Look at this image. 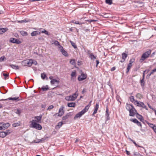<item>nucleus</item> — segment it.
I'll list each match as a JSON object with an SVG mask.
<instances>
[{
	"mask_svg": "<svg viewBox=\"0 0 156 156\" xmlns=\"http://www.w3.org/2000/svg\"><path fill=\"white\" fill-rule=\"evenodd\" d=\"M134 60H135L134 59H130V61H129V63H130L131 64H132V63H133L134 62Z\"/></svg>",
	"mask_w": 156,
	"mask_h": 156,
	"instance_id": "55",
	"label": "nucleus"
},
{
	"mask_svg": "<svg viewBox=\"0 0 156 156\" xmlns=\"http://www.w3.org/2000/svg\"><path fill=\"white\" fill-rule=\"evenodd\" d=\"M145 72H146V71H144L143 73V79H144Z\"/></svg>",
	"mask_w": 156,
	"mask_h": 156,
	"instance_id": "59",
	"label": "nucleus"
},
{
	"mask_svg": "<svg viewBox=\"0 0 156 156\" xmlns=\"http://www.w3.org/2000/svg\"><path fill=\"white\" fill-rule=\"evenodd\" d=\"M3 75L5 76L4 79L6 80L9 78V74L7 73H3Z\"/></svg>",
	"mask_w": 156,
	"mask_h": 156,
	"instance_id": "34",
	"label": "nucleus"
},
{
	"mask_svg": "<svg viewBox=\"0 0 156 156\" xmlns=\"http://www.w3.org/2000/svg\"><path fill=\"white\" fill-rule=\"evenodd\" d=\"M78 95V93H77V91H76L72 95L66 97L65 98V99L68 101H73L76 98Z\"/></svg>",
	"mask_w": 156,
	"mask_h": 156,
	"instance_id": "4",
	"label": "nucleus"
},
{
	"mask_svg": "<svg viewBox=\"0 0 156 156\" xmlns=\"http://www.w3.org/2000/svg\"><path fill=\"white\" fill-rule=\"evenodd\" d=\"M41 32L42 33H44L48 35V32L45 30H44L43 31H42Z\"/></svg>",
	"mask_w": 156,
	"mask_h": 156,
	"instance_id": "51",
	"label": "nucleus"
},
{
	"mask_svg": "<svg viewBox=\"0 0 156 156\" xmlns=\"http://www.w3.org/2000/svg\"><path fill=\"white\" fill-rule=\"evenodd\" d=\"M144 79L143 78L140 80V84L142 86H144L145 83Z\"/></svg>",
	"mask_w": 156,
	"mask_h": 156,
	"instance_id": "39",
	"label": "nucleus"
},
{
	"mask_svg": "<svg viewBox=\"0 0 156 156\" xmlns=\"http://www.w3.org/2000/svg\"><path fill=\"white\" fill-rule=\"evenodd\" d=\"M6 136V134L5 132H2L0 133V137L3 138Z\"/></svg>",
	"mask_w": 156,
	"mask_h": 156,
	"instance_id": "22",
	"label": "nucleus"
},
{
	"mask_svg": "<svg viewBox=\"0 0 156 156\" xmlns=\"http://www.w3.org/2000/svg\"><path fill=\"white\" fill-rule=\"evenodd\" d=\"M130 140H131L133 143L135 145L136 147H142V148H143V149H144V147H142V146H140L138 145H137L134 140H132L131 139H130Z\"/></svg>",
	"mask_w": 156,
	"mask_h": 156,
	"instance_id": "31",
	"label": "nucleus"
},
{
	"mask_svg": "<svg viewBox=\"0 0 156 156\" xmlns=\"http://www.w3.org/2000/svg\"><path fill=\"white\" fill-rule=\"evenodd\" d=\"M41 77L43 79H44L46 77L47 80L48 79V78L47 77L46 75L44 73H42L41 74Z\"/></svg>",
	"mask_w": 156,
	"mask_h": 156,
	"instance_id": "29",
	"label": "nucleus"
},
{
	"mask_svg": "<svg viewBox=\"0 0 156 156\" xmlns=\"http://www.w3.org/2000/svg\"><path fill=\"white\" fill-rule=\"evenodd\" d=\"M89 57L91 59H94L96 58V56H94L93 54H92L91 53H90L89 54Z\"/></svg>",
	"mask_w": 156,
	"mask_h": 156,
	"instance_id": "36",
	"label": "nucleus"
},
{
	"mask_svg": "<svg viewBox=\"0 0 156 156\" xmlns=\"http://www.w3.org/2000/svg\"><path fill=\"white\" fill-rule=\"evenodd\" d=\"M137 125L138 126H141V124L140 122L139 121H138V122L136 123Z\"/></svg>",
	"mask_w": 156,
	"mask_h": 156,
	"instance_id": "57",
	"label": "nucleus"
},
{
	"mask_svg": "<svg viewBox=\"0 0 156 156\" xmlns=\"http://www.w3.org/2000/svg\"><path fill=\"white\" fill-rule=\"evenodd\" d=\"M148 105L150 108L154 110V108H152V107L149 105V104H148Z\"/></svg>",
	"mask_w": 156,
	"mask_h": 156,
	"instance_id": "61",
	"label": "nucleus"
},
{
	"mask_svg": "<svg viewBox=\"0 0 156 156\" xmlns=\"http://www.w3.org/2000/svg\"><path fill=\"white\" fill-rule=\"evenodd\" d=\"M12 100L14 101H19L20 99H19V97H14V98H8L6 99H1L0 101H5L7 100Z\"/></svg>",
	"mask_w": 156,
	"mask_h": 156,
	"instance_id": "9",
	"label": "nucleus"
},
{
	"mask_svg": "<svg viewBox=\"0 0 156 156\" xmlns=\"http://www.w3.org/2000/svg\"><path fill=\"white\" fill-rule=\"evenodd\" d=\"M105 116L107 120H108L110 119V117H109V114L108 113V107L106 108Z\"/></svg>",
	"mask_w": 156,
	"mask_h": 156,
	"instance_id": "17",
	"label": "nucleus"
},
{
	"mask_svg": "<svg viewBox=\"0 0 156 156\" xmlns=\"http://www.w3.org/2000/svg\"><path fill=\"white\" fill-rule=\"evenodd\" d=\"M132 66V64H131L130 63H129L128 64V67L127 68V71H126V73H128L129 69L131 68V67Z\"/></svg>",
	"mask_w": 156,
	"mask_h": 156,
	"instance_id": "27",
	"label": "nucleus"
},
{
	"mask_svg": "<svg viewBox=\"0 0 156 156\" xmlns=\"http://www.w3.org/2000/svg\"><path fill=\"white\" fill-rule=\"evenodd\" d=\"M115 69V67H113L111 69V71H113Z\"/></svg>",
	"mask_w": 156,
	"mask_h": 156,
	"instance_id": "60",
	"label": "nucleus"
},
{
	"mask_svg": "<svg viewBox=\"0 0 156 156\" xmlns=\"http://www.w3.org/2000/svg\"><path fill=\"white\" fill-rule=\"evenodd\" d=\"M131 121H132L133 122L136 123L138 122V120L136 119H133L131 120Z\"/></svg>",
	"mask_w": 156,
	"mask_h": 156,
	"instance_id": "48",
	"label": "nucleus"
},
{
	"mask_svg": "<svg viewBox=\"0 0 156 156\" xmlns=\"http://www.w3.org/2000/svg\"><path fill=\"white\" fill-rule=\"evenodd\" d=\"M126 153L128 155H129V154H130V153H129V152L127 151H126Z\"/></svg>",
	"mask_w": 156,
	"mask_h": 156,
	"instance_id": "64",
	"label": "nucleus"
},
{
	"mask_svg": "<svg viewBox=\"0 0 156 156\" xmlns=\"http://www.w3.org/2000/svg\"><path fill=\"white\" fill-rule=\"evenodd\" d=\"M105 2L109 5H111L112 3V0H105Z\"/></svg>",
	"mask_w": 156,
	"mask_h": 156,
	"instance_id": "37",
	"label": "nucleus"
},
{
	"mask_svg": "<svg viewBox=\"0 0 156 156\" xmlns=\"http://www.w3.org/2000/svg\"><path fill=\"white\" fill-rule=\"evenodd\" d=\"M40 142V141H36L35 140H34L33 141L32 143H38Z\"/></svg>",
	"mask_w": 156,
	"mask_h": 156,
	"instance_id": "62",
	"label": "nucleus"
},
{
	"mask_svg": "<svg viewBox=\"0 0 156 156\" xmlns=\"http://www.w3.org/2000/svg\"><path fill=\"white\" fill-rule=\"evenodd\" d=\"M54 44L55 45L58 46V48L59 49L60 48V47H62L59 44V43L58 41H55L54 42Z\"/></svg>",
	"mask_w": 156,
	"mask_h": 156,
	"instance_id": "26",
	"label": "nucleus"
},
{
	"mask_svg": "<svg viewBox=\"0 0 156 156\" xmlns=\"http://www.w3.org/2000/svg\"><path fill=\"white\" fill-rule=\"evenodd\" d=\"M136 97L139 99H141V98H142V96L140 94H137L136 95Z\"/></svg>",
	"mask_w": 156,
	"mask_h": 156,
	"instance_id": "43",
	"label": "nucleus"
},
{
	"mask_svg": "<svg viewBox=\"0 0 156 156\" xmlns=\"http://www.w3.org/2000/svg\"><path fill=\"white\" fill-rule=\"evenodd\" d=\"M4 132H5L6 135L9 134L10 133V132L9 130H6Z\"/></svg>",
	"mask_w": 156,
	"mask_h": 156,
	"instance_id": "56",
	"label": "nucleus"
},
{
	"mask_svg": "<svg viewBox=\"0 0 156 156\" xmlns=\"http://www.w3.org/2000/svg\"><path fill=\"white\" fill-rule=\"evenodd\" d=\"M21 34L23 36H27V33L26 32L24 31H20Z\"/></svg>",
	"mask_w": 156,
	"mask_h": 156,
	"instance_id": "35",
	"label": "nucleus"
},
{
	"mask_svg": "<svg viewBox=\"0 0 156 156\" xmlns=\"http://www.w3.org/2000/svg\"><path fill=\"white\" fill-rule=\"evenodd\" d=\"M70 42L71 43L73 47L74 48H77V47L76 45H75V44L73 42V41H70Z\"/></svg>",
	"mask_w": 156,
	"mask_h": 156,
	"instance_id": "42",
	"label": "nucleus"
},
{
	"mask_svg": "<svg viewBox=\"0 0 156 156\" xmlns=\"http://www.w3.org/2000/svg\"><path fill=\"white\" fill-rule=\"evenodd\" d=\"M146 122L147 124L149 126L152 128L153 127V126L154 125L153 124L149 123L147 121H146Z\"/></svg>",
	"mask_w": 156,
	"mask_h": 156,
	"instance_id": "44",
	"label": "nucleus"
},
{
	"mask_svg": "<svg viewBox=\"0 0 156 156\" xmlns=\"http://www.w3.org/2000/svg\"><path fill=\"white\" fill-rule=\"evenodd\" d=\"M156 72V68L153 69L151 72L150 75L153 74L154 73Z\"/></svg>",
	"mask_w": 156,
	"mask_h": 156,
	"instance_id": "52",
	"label": "nucleus"
},
{
	"mask_svg": "<svg viewBox=\"0 0 156 156\" xmlns=\"http://www.w3.org/2000/svg\"><path fill=\"white\" fill-rule=\"evenodd\" d=\"M10 41L11 42L17 44H20L21 43V41L19 40L15 39L14 38H11L10 39Z\"/></svg>",
	"mask_w": 156,
	"mask_h": 156,
	"instance_id": "10",
	"label": "nucleus"
},
{
	"mask_svg": "<svg viewBox=\"0 0 156 156\" xmlns=\"http://www.w3.org/2000/svg\"><path fill=\"white\" fill-rule=\"evenodd\" d=\"M87 77V75L83 73L81 74V76L78 78V80L79 81H82L85 79Z\"/></svg>",
	"mask_w": 156,
	"mask_h": 156,
	"instance_id": "11",
	"label": "nucleus"
},
{
	"mask_svg": "<svg viewBox=\"0 0 156 156\" xmlns=\"http://www.w3.org/2000/svg\"><path fill=\"white\" fill-rule=\"evenodd\" d=\"M50 82H51V84L53 85V84H55V83H58L59 82V81L58 80H56V79H53Z\"/></svg>",
	"mask_w": 156,
	"mask_h": 156,
	"instance_id": "21",
	"label": "nucleus"
},
{
	"mask_svg": "<svg viewBox=\"0 0 156 156\" xmlns=\"http://www.w3.org/2000/svg\"><path fill=\"white\" fill-rule=\"evenodd\" d=\"M54 108V106L52 105H50L49 106L47 109V110L50 111L51 109H52Z\"/></svg>",
	"mask_w": 156,
	"mask_h": 156,
	"instance_id": "46",
	"label": "nucleus"
},
{
	"mask_svg": "<svg viewBox=\"0 0 156 156\" xmlns=\"http://www.w3.org/2000/svg\"><path fill=\"white\" fill-rule=\"evenodd\" d=\"M9 66L11 67L13 69L15 70L19 69L20 68V67L17 65H16L13 64H10L9 65Z\"/></svg>",
	"mask_w": 156,
	"mask_h": 156,
	"instance_id": "16",
	"label": "nucleus"
},
{
	"mask_svg": "<svg viewBox=\"0 0 156 156\" xmlns=\"http://www.w3.org/2000/svg\"><path fill=\"white\" fill-rule=\"evenodd\" d=\"M134 104L138 106L142 107L143 108H145L146 110H148L147 108L143 102L140 101L138 102L137 101H136L134 102Z\"/></svg>",
	"mask_w": 156,
	"mask_h": 156,
	"instance_id": "7",
	"label": "nucleus"
},
{
	"mask_svg": "<svg viewBox=\"0 0 156 156\" xmlns=\"http://www.w3.org/2000/svg\"><path fill=\"white\" fill-rule=\"evenodd\" d=\"M98 108H99V103H97L96 104V105L95 107L94 111V112L93 114V115H94V114H95L97 113V111L98 109Z\"/></svg>",
	"mask_w": 156,
	"mask_h": 156,
	"instance_id": "18",
	"label": "nucleus"
},
{
	"mask_svg": "<svg viewBox=\"0 0 156 156\" xmlns=\"http://www.w3.org/2000/svg\"><path fill=\"white\" fill-rule=\"evenodd\" d=\"M30 126L31 127L37 129L41 130L42 129V126L38 123L36 122L35 120H32Z\"/></svg>",
	"mask_w": 156,
	"mask_h": 156,
	"instance_id": "1",
	"label": "nucleus"
},
{
	"mask_svg": "<svg viewBox=\"0 0 156 156\" xmlns=\"http://www.w3.org/2000/svg\"><path fill=\"white\" fill-rule=\"evenodd\" d=\"M151 53V51L149 50L143 53L141 56V59H140V62H142L146 59L148 58Z\"/></svg>",
	"mask_w": 156,
	"mask_h": 156,
	"instance_id": "3",
	"label": "nucleus"
},
{
	"mask_svg": "<svg viewBox=\"0 0 156 156\" xmlns=\"http://www.w3.org/2000/svg\"><path fill=\"white\" fill-rule=\"evenodd\" d=\"M5 58V57L4 56H2L0 58V62L3 61Z\"/></svg>",
	"mask_w": 156,
	"mask_h": 156,
	"instance_id": "50",
	"label": "nucleus"
},
{
	"mask_svg": "<svg viewBox=\"0 0 156 156\" xmlns=\"http://www.w3.org/2000/svg\"><path fill=\"white\" fill-rule=\"evenodd\" d=\"M69 116V113H68L62 117V120H64L67 119Z\"/></svg>",
	"mask_w": 156,
	"mask_h": 156,
	"instance_id": "32",
	"label": "nucleus"
},
{
	"mask_svg": "<svg viewBox=\"0 0 156 156\" xmlns=\"http://www.w3.org/2000/svg\"><path fill=\"white\" fill-rule=\"evenodd\" d=\"M136 117L137 118H138L139 119H140V121L141 122H143V121L144 120L143 117L140 115H139L138 113H136Z\"/></svg>",
	"mask_w": 156,
	"mask_h": 156,
	"instance_id": "20",
	"label": "nucleus"
},
{
	"mask_svg": "<svg viewBox=\"0 0 156 156\" xmlns=\"http://www.w3.org/2000/svg\"><path fill=\"white\" fill-rule=\"evenodd\" d=\"M152 129L154 130L155 132V131H156V126L155 125H154Z\"/></svg>",
	"mask_w": 156,
	"mask_h": 156,
	"instance_id": "58",
	"label": "nucleus"
},
{
	"mask_svg": "<svg viewBox=\"0 0 156 156\" xmlns=\"http://www.w3.org/2000/svg\"><path fill=\"white\" fill-rule=\"evenodd\" d=\"M130 101L131 102H133L134 103V102L136 101L134 99V97L133 96H131L130 97Z\"/></svg>",
	"mask_w": 156,
	"mask_h": 156,
	"instance_id": "38",
	"label": "nucleus"
},
{
	"mask_svg": "<svg viewBox=\"0 0 156 156\" xmlns=\"http://www.w3.org/2000/svg\"><path fill=\"white\" fill-rule=\"evenodd\" d=\"M64 108V107L63 106H62L60 108L58 112V113H56L55 115H54V116H56L58 114V116L61 117L64 114V111L63 110Z\"/></svg>",
	"mask_w": 156,
	"mask_h": 156,
	"instance_id": "6",
	"label": "nucleus"
},
{
	"mask_svg": "<svg viewBox=\"0 0 156 156\" xmlns=\"http://www.w3.org/2000/svg\"><path fill=\"white\" fill-rule=\"evenodd\" d=\"M22 64L24 66H30L33 64H36L37 62L35 61L33 62L32 60H26L23 61L22 62Z\"/></svg>",
	"mask_w": 156,
	"mask_h": 156,
	"instance_id": "2",
	"label": "nucleus"
},
{
	"mask_svg": "<svg viewBox=\"0 0 156 156\" xmlns=\"http://www.w3.org/2000/svg\"><path fill=\"white\" fill-rule=\"evenodd\" d=\"M73 22L75 24L79 25H82V24H83V23H79L78 21H76L75 22H73Z\"/></svg>",
	"mask_w": 156,
	"mask_h": 156,
	"instance_id": "45",
	"label": "nucleus"
},
{
	"mask_svg": "<svg viewBox=\"0 0 156 156\" xmlns=\"http://www.w3.org/2000/svg\"><path fill=\"white\" fill-rule=\"evenodd\" d=\"M40 34L41 33L40 31H35L32 32L31 34V35L32 36H34Z\"/></svg>",
	"mask_w": 156,
	"mask_h": 156,
	"instance_id": "15",
	"label": "nucleus"
},
{
	"mask_svg": "<svg viewBox=\"0 0 156 156\" xmlns=\"http://www.w3.org/2000/svg\"><path fill=\"white\" fill-rule=\"evenodd\" d=\"M91 102H92V101H91L90 102V103H89V104L88 105H87V106H86L85 107V108H86L87 106V107H88L87 110H88V109H89V108L90 106L91 105Z\"/></svg>",
	"mask_w": 156,
	"mask_h": 156,
	"instance_id": "53",
	"label": "nucleus"
},
{
	"mask_svg": "<svg viewBox=\"0 0 156 156\" xmlns=\"http://www.w3.org/2000/svg\"><path fill=\"white\" fill-rule=\"evenodd\" d=\"M59 50L65 56H68V55L67 53V52L63 49V48L62 47H60V48L59 49Z\"/></svg>",
	"mask_w": 156,
	"mask_h": 156,
	"instance_id": "14",
	"label": "nucleus"
},
{
	"mask_svg": "<svg viewBox=\"0 0 156 156\" xmlns=\"http://www.w3.org/2000/svg\"><path fill=\"white\" fill-rule=\"evenodd\" d=\"M68 106L69 107H75V103L72 102L70 103H68Z\"/></svg>",
	"mask_w": 156,
	"mask_h": 156,
	"instance_id": "28",
	"label": "nucleus"
},
{
	"mask_svg": "<svg viewBox=\"0 0 156 156\" xmlns=\"http://www.w3.org/2000/svg\"><path fill=\"white\" fill-rule=\"evenodd\" d=\"M10 126L9 123L3 124L2 126H0V130H4L8 128Z\"/></svg>",
	"mask_w": 156,
	"mask_h": 156,
	"instance_id": "8",
	"label": "nucleus"
},
{
	"mask_svg": "<svg viewBox=\"0 0 156 156\" xmlns=\"http://www.w3.org/2000/svg\"><path fill=\"white\" fill-rule=\"evenodd\" d=\"M86 92L85 89H83L82 91V94H84Z\"/></svg>",
	"mask_w": 156,
	"mask_h": 156,
	"instance_id": "63",
	"label": "nucleus"
},
{
	"mask_svg": "<svg viewBox=\"0 0 156 156\" xmlns=\"http://www.w3.org/2000/svg\"><path fill=\"white\" fill-rule=\"evenodd\" d=\"M70 63L74 65L75 63V60L74 59H72L70 61Z\"/></svg>",
	"mask_w": 156,
	"mask_h": 156,
	"instance_id": "49",
	"label": "nucleus"
},
{
	"mask_svg": "<svg viewBox=\"0 0 156 156\" xmlns=\"http://www.w3.org/2000/svg\"><path fill=\"white\" fill-rule=\"evenodd\" d=\"M87 21H88V22H89L90 23H91V22H95L97 21V20H87Z\"/></svg>",
	"mask_w": 156,
	"mask_h": 156,
	"instance_id": "47",
	"label": "nucleus"
},
{
	"mask_svg": "<svg viewBox=\"0 0 156 156\" xmlns=\"http://www.w3.org/2000/svg\"><path fill=\"white\" fill-rule=\"evenodd\" d=\"M122 59H123V61H125V58H126L127 56V54L125 53H123L122 54Z\"/></svg>",
	"mask_w": 156,
	"mask_h": 156,
	"instance_id": "33",
	"label": "nucleus"
},
{
	"mask_svg": "<svg viewBox=\"0 0 156 156\" xmlns=\"http://www.w3.org/2000/svg\"><path fill=\"white\" fill-rule=\"evenodd\" d=\"M76 71H73L72 72L71 74V77H74L76 76Z\"/></svg>",
	"mask_w": 156,
	"mask_h": 156,
	"instance_id": "40",
	"label": "nucleus"
},
{
	"mask_svg": "<svg viewBox=\"0 0 156 156\" xmlns=\"http://www.w3.org/2000/svg\"><path fill=\"white\" fill-rule=\"evenodd\" d=\"M87 106L86 108H85L83 109L81 111L77 114L75 115L74 118L76 119L80 117L83 115L87 111Z\"/></svg>",
	"mask_w": 156,
	"mask_h": 156,
	"instance_id": "5",
	"label": "nucleus"
},
{
	"mask_svg": "<svg viewBox=\"0 0 156 156\" xmlns=\"http://www.w3.org/2000/svg\"><path fill=\"white\" fill-rule=\"evenodd\" d=\"M7 30V29L6 28H0V34H2L5 32Z\"/></svg>",
	"mask_w": 156,
	"mask_h": 156,
	"instance_id": "30",
	"label": "nucleus"
},
{
	"mask_svg": "<svg viewBox=\"0 0 156 156\" xmlns=\"http://www.w3.org/2000/svg\"><path fill=\"white\" fill-rule=\"evenodd\" d=\"M133 107L132 105L127 104L126 106V109L129 111L132 109Z\"/></svg>",
	"mask_w": 156,
	"mask_h": 156,
	"instance_id": "19",
	"label": "nucleus"
},
{
	"mask_svg": "<svg viewBox=\"0 0 156 156\" xmlns=\"http://www.w3.org/2000/svg\"><path fill=\"white\" fill-rule=\"evenodd\" d=\"M42 90L43 91H47L49 90V88L48 85H46L45 86H43L41 88Z\"/></svg>",
	"mask_w": 156,
	"mask_h": 156,
	"instance_id": "24",
	"label": "nucleus"
},
{
	"mask_svg": "<svg viewBox=\"0 0 156 156\" xmlns=\"http://www.w3.org/2000/svg\"><path fill=\"white\" fill-rule=\"evenodd\" d=\"M20 124L19 122L15 123L12 124V126L14 127H16L19 126Z\"/></svg>",
	"mask_w": 156,
	"mask_h": 156,
	"instance_id": "41",
	"label": "nucleus"
},
{
	"mask_svg": "<svg viewBox=\"0 0 156 156\" xmlns=\"http://www.w3.org/2000/svg\"><path fill=\"white\" fill-rule=\"evenodd\" d=\"M62 122H58V124L56 125L55 127V128L56 129H59L62 126Z\"/></svg>",
	"mask_w": 156,
	"mask_h": 156,
	"instance_id": "23",
	"label": "nucleus"
},
{
	"mask_svg": "<svg viewBox=\"0 0 156 156\" xmlns=\"http://www.w3.org/2000/svg\"><path fill=\"white\" fill-rule=\"evenodd\" d=\"M42 116L40 115L39 116H35L34 118L36 119L35 120H35L36 122L40 123L41 122V119L42 118Z\"/></svg>",
	"mask_w": 156,
	"mask_h": 156,
	"instance_id": "13",
	"label": "nucleus"
},
{
	"mask_svg": "<svg viewBox=\"0 0 156 156\" xmlns=\"http://www.w3.org/2000/svg\"><path fill=\"white\" fill-rule=\"evenodd\" d=\"M129 112V115L131 116H134L135 113H136L135 112H136V111L133 107V108H132Z\"/></svg>",
	"mask_w": 156,
	"mask_h": 156,
	"instance_id": "12",
	"label": "nucleus"
},
{
	"mask_svg": "<svg viewBox=\"0 0 156 156\" xmlns=\"http://www.w3.org/2000/svg\"><path fill=\"white\" fill-rule=\"evenodd\" d=\"M16 113L17 114H20L21 113V111L20 110L17 109Z\"/></svg>",
	"mask_w": 156,
	"mask_h": 156,
	"instance_id": "54",
	"label": "nucleus"
},
{
	"mask_svg": "<svg viewBox=\"0 0 156 156\" xmlns=\"http://www.w3.org/2000/svg\"><path fill=\"white\" fill-rule=\"evenodd\" d=\"M101 16L104 18H107L109 17V15L107 13H102Z\"/></svg>",
	"mask_w": 156,
	"mask_h": 156,
	"instance_id": "25",
	"label": "nucleus"
}]
</instances>
